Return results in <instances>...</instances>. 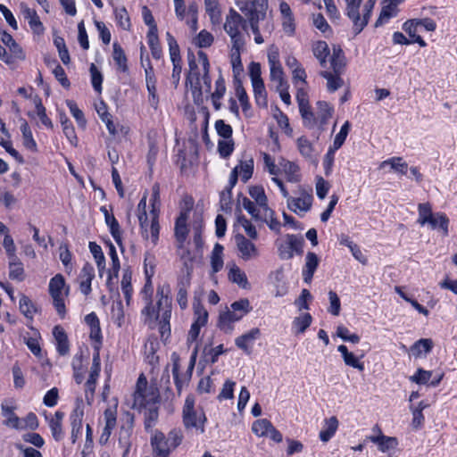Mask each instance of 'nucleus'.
<instances>
[{"label": "nucleus", "instance_id": "nucleus-1", "mask_svg": "<svg viewBox=\"0 0 457 457\" xmlns=\"http://www.w3.org/2000/svg\"><path fill=\"white\" fill-rule=\"evenodd\" d=\"M236 5L243 15L230 9L224 23L231 45H245L244 31L247 32L248 27L254 35L255 43H263L262 30L270 34L274 29L271 20L267 17L268 0H237Z\"/></svg>", "mask_w": 457, "mask_h": 457}, {"label": "nucleus", "instance_id": "nucleus-2", "mask_svg": "<svg viewBox=\"0 0 457 457\" xmlns=\"http://www.w3.org/2000/svg\"><path fill=\"white\" fill-rule=\"evenodd\" d=\"M198 61L200 67L195 62V56H188L189 72L187 78V86H210L212 81L208 75L209 61L205 53L199 51Z\"/></svg>", "mask_w": 457, "mask_h": 457}, {"label": "nucleus", "instance_id": "nucleus-3", "mask_svg": "<svg viewBox=\"0 0 457 457\" xmlns=\"http://www.w3.org/2000/svg\"><path fill=\"white\" fill-rule=\"evenodd\" d=\"M182 441L181 434L177 430H171L168 436L159 431H152L150 439L154 453L157 457H169L171 451L177 448Z\"/></svg>", "mask_w": 457, "mask_h": 457}, {"label": "nucleus", "instance_id": "nucleus-4", "mask_svg": "<svg viewBox=\"0 0 457 457\" xmlns=\"http://www.w3.org/2000/svg\"><path fill=\"white\" fill-rule=\"evenodd\" d=\"M362 0H346V14L353 21V31L359 34L368 24L376 0H368L363 6L362 17L360 16L359 7Z\"/></svg>", "mask_w": 457, "mask_h": 457}, {"label": "nucleus", "instance_id": "nucleus-5", "mask_svg": "<svg viewBox=\"0 0 457 457\" xmlns=\"http://www.w3.org/2000/svg\"><path fill=\"white\" fill-rule=\"evenodd\" d=\"M65 287V280L62 274H56L50 279L49 282V294L53 299V304L57 313L63 318L66 313L64 303V295H68V290L62 293Z\"/></svg>", "mask_w": 457, "mask_h": 457}, {"label": "nucleus", "instance_id": "nucleus-6", "mask_svg": "<svg viewBox=\"0 0 457 457\" xmlns=\"http://www.w3.org/2000/svg\"><path fill=\"white\" fill-rule=\"evenodd\" d=\"M206 420L205 415L202 410L194 408V400L187 397L183 409V421L187 428H195L204 432V424Z\"/></svg>", "mask_w": 457, "mask_h": 457}, {"label": "nucleus", "instance_id": "nucleus-7", "mask_svg": "<svg viewBox=\"0 0 457 457\" xmlns=\"http://www.w3.org/2000/svg\"><path fill=\"white\" fill-rule=\"evenodd\" d=\"M331 66L335 72V75L330 72L324 71L322 76L328 79V86H342L345 81L339 76V73L345 66V57L340 47L334 46L333 55L331 57Z\"/></svg>", "mask_w": 457, "mask_h": 457}, {"label": "nucleus", "instance_id": "nucleus-8", "mask_svg": "<svg viewBox=\"0 0 457 457\" xmlns=\"http://www.w3.org/2000/svg\"><path fill=\"white\" fill-rule=\"evenodd\" d=\"M152 210L150 212L151 218V238L152 243L155 245L159 240L160 225H159V206H160V186L155 183L152 187L151 197Z\"/></svg>", "mask_w": 457, "mask_h": 457}, {"label": "nucleus", "instance_id": "nucleus-9", "mask_svg": "<svg viewBox=\"0 0 457 457\" xmlns=\"http://www.w3.org/2000/svg\"><path fill=\"white\" fill-rule=\"evenodd\" d=\"M197 352H198V347L195 346L192 353L187 370L181 376L179 373V357L173 358L172 374H173L176 387H177L179 393L181 392L183 386L185 384H187L189 381V379L191 378V376H192V373H193V370H194V368L195 365V361H196Z\"/></svg>", "mask_w": 457, "mask_h": 457}, {"label": "nucleus", "instance_id": "nucleus-10", "mask_svg": "<svg viewBox=\"0 0 457 457\" xmlns=\"http://www.w3.org/2000/svg\"><path fill=\"white\" fill-rule=\"evenodd\" d=\"M239 257L244 261H250L258 258L259 250L256 245L245 236L237 234L235 237Z\"/></svg>", "mask_w": 457, "mask_h": 457}, {"label": "nucleus", "instance_id": "nucleus-11", "mask_svg": "<svg viewBox=\"0 0 457 457\" xmlns=\"http://www.w3.org/2000/svg\"><path fill=\"white\" fill-rule=\"evenodd\" d=\"M134 428V415L129 411L125 412L121 419V425L119 431V443L122 448L129 450L130 438Z\"/></svg>", "mask_w": 457, "mask_h": 457}, {"label": "nucleus", "instance_id": "nucleus-12", "mask_svg": "<svg viewBox=\"0 0 457 457\" xmlns=\"http://www.w3.org/2000/svg\"><path fill=\"white\" fill-rule=\"evenodd\" d=\"M157 295L160 296L157 302L158 312L156 314V320H159V324L170 325L171 316V301L170 298L163 294L162 289L157 290Z\"/></svg>", "mask_w": 457, "mask_h": 457}, {"label": "nucleus", "instance_id": "nucleus-13", "mask_svg": "<svg viewBox=\"0 0 457 457\" xmlns=\"http://www.w3.org/2000/svg\"><path fill=\"white\" fill-rule=\"evenodd\" d=\"M133 396V408L137 409L156 406L159 398L157 390L154 387H149L146 392H135Z\"/></svg>", "mask_w": 457, "mask_h": 457}, {"label": "nucleus", "instance_id": "nucleus-14", "mask_svg": "<svg viewBox=\"0 0 457 457\" xmlns=\"http://www.w3.org/2000/svg\"><path fill=\"white\" fill-rule=\"evenodd\" d=\"M312 200V189H310L309 192L304 189H300V195L298 197L289 198L287 206L294 212H297V211L306 212L311 209Z\"/></svg>", "mask_w": 457, "mask_h": 457}, {"label": "nucleus", "instance_id": "nucleus-15", "mask_svg": "<svg viewBox=\"0 0 457 457\" xmlns=\"http://www.w3.org/2000/svg\"><path fill=\"white\" fill-rule=\"evenodd\" d=\"M84 409L82 400H77L76 407L71 414V441L74 444L81 435Z\"/></svg>", "mask_w": 457, "mask_h": 457}, {"label": "nucleus", "instance_id": "nucleus-16", "mask_svg": "<svg viewBox=\"0 0 457 457\" xmlns=\"http://www.w3.org/2000/svg\"><path fill=\"white\" fill-rule=\"evenodd\" d=\"M374 429H377L378 435L370 436L368 439L373 444L378 445V448L382 453H390L395 450L398 445V440L394 436H387L382 434L380 428L376 426Z\"/></svg>", "mask_w": 457, "mask_h": 457}, {"label": "nucleus", "instance_id": "nucleus-17", "mask_svg": "<svg viewBox=\"0 0 457 457\" xmlns=\"http://www.w3.org/2000/svg\"><path fill=\"white\" fill-rule=\"evenodd\" d=\"M189 210L182 211L179 216L176 220L175 223V237L177 241L179 242V248H183V245L187 239L188 229L187 221L188 219Z\"/></svg>", "mask_w": 457, "mask_h": 457}, {"label": "nucleus", "instance_id": "nucleus-18", "mask_svg": "<svg viewBox=\"0 0 457 457\" xmlns=\"http://www.w3.org/2000/svg\"><path fill=\"white\" fill-rule=\"evenodd\" d=\"M94 278V267L88 262L85 263L79 276V289L83 295H88L90 294L91 282Z\"/></svg>", "mask_w": 457, "mask_h": 457}, {"label": "nucleus", "instance_id": "nucleus-19", "mask_svg": "<svg viewBox=\"0 0 457 457\" xmlns=\"http://www.w3.org/2000/svg\"><path fill=\"white\" fill-rule=\"evenodd\" d=\"M243 317V314H239L234 310H227L220 314L219 327L226 333L230 332L233 329L232 323L238 321Z\"/></svg>", "mask_w": 457, "mask_h": 457}, {"label": "nucleus", "instance_id": "nucleus-20", "mask_svg": "<svg viewBox=\"0 0 457 457\" xmlns=\"http://www.w3.org/2000/svg\"><path fill=\"white\" fill-rule=\"evenodd\" d=\"M21 9L33 31L37 34L42 33L44 27L36 11L28 7L25 4H21Z\"/></svg>", "mask_w": 457, "mask_h": 457}, {"label": "nucleus", "instance_id": "nucleus-21", "mask_svg": "<svg viewBox=\"0 0 457 457\" xmlns=\"http://www.w3.org/2000/svg\"><path fill=\"white\" fill-rule=\"evenodd\" d=\"M53 335L56 341V349L59 354L66 355L70 351V345L66 332L61 326H55Z\"/></svg>", "mask_w": 457, "mask_h": 457}, {"label": "nucleus", "instance_id": "nucleus-22", "mask_svg": "<svg viewBox=\"0 0 457 457\" xmlns=\"http://www.w3.org/2000/svg\"><path fill=\"white\" fill-rule=\"evenodd\" d=\"M100 211L104 215L105 223L110 228V232H111L112 237L116 241V243L120 245L121 242V233H120V225H119L117 220L115 219V217L112 214L109 213L106 206H102L100 208Z\"/></svg>", "mask_w": 457, "mask_h": 457}, {"label": "nucleus", "instance_id": "nucleus-23", "mask_svg": "<svg viewBox=\"0 0 457 457\" xmlns=\"http://www.w3.org/2000/svg\"><path fill=\"white\" fill-rule=\"evenodd\" d=\"M339 426L338 420L336 416H332L324 420V428L320 432V439L323 443L328 442L336 434Z\"/></svg>", "mask_w": 457, "mask_h": 457}, {"label": "nucleus", "instance_id": "nucleus-24", "mask_svg": "<svg viewBox=\"0 0 457 457\" xmlns=\"http://www.w3.org/2000/svg\"><path fill=\"white\" fill-rule=\"evenodd\" d=\"M319 265V258L316 253L309 252L306 254V262L303 270V280L306 283H311L313 274Z\"/></svg>", "mask_w": 457, "mask_h": 457}, {"label": "nucleus", "instance_id": "nucleus-25", "mask_svg": "<svg viewBox=\"0 0 457 457\" xmlns=\"http://www.w3.org/2000/svg\"><path fill=\"white\" fill-rule=\"evenodd\" d=\"M228 279L238 285V287L247 289L249 288V282L245 271H243L237 264L232 263L228 271Z\"/></svg>", "mask_w": 457, "mask_h": 457}, {"label": "nucleus", "instance_id": "nucleus-26", "mask_svg": "<svg viewBox=\"0 0 457 457\" xmlns=\"http://www.w3.org/2000/svg\"><path fill=\"white\" fill-rule=\"evenodd\" d=\"M317 120L319 128L323 130L328 124V120L332 117L333 108L325 101L317 103Z\"/></svg>", "mask_w": 457, "mask_h": 457}, {"label": "nucleus", "instance_id": "nucleus-27", "mask_svg": "<svg viewBox=\"0 0 457 457\" xmlns=\"http://www.w3.org/2000/svg\"><path fill=\"white\" fill-rule=\"evenodd\" d=\"M261 336V330L258 328H253L247 333L238 337L235 340L236 345L245 353H250L249 343H252Z\"/></svg>", "mask_w": 457, "mask_h": 457}, {"label": "nucleus", "instance_id": "nucleus-28", "mask_svg": "<svg viewBox=\"0 0 457 457\" xmlns=\"http://www.w3.org/2000/svg\"><path fill=\"white\" fill-rule=\"evenodd\" d=\"M279 165L286 174L287 180L291 183H297L301 179L299 167L292 162L283 160Z\"/></svg>", "mask_w": 457, "mask_h": 457}, {"label": "nucleus", "instance_id": "nucleus-29", "mask_svg": "<svg viewBox=\"0 0 457 457\" xmlns=\"http://www.w3.org/2000/svg\"><path fill=\"white\" fill-rule=\"evenodd\" d=\"M432 229L439 228L443 236H448L449 219L443 212H436L433 218L428 222Z\"/></svg>", "mask_w": 457, "mask_h": 457}, {"label": "nucleus", "instance_id": "nucleus-30", "mask_svg": "<svg viewBox=\"0 0 457 457\" xmlns=\"http://www.w3.org/2000/svg\"><path fill=\"white\" fill-rule=\"evenodd\" d=\"M9 277L11 279L23 281L25 278L24 269L17 256L9 258Z\"/></svg>", "mask_w": 457, "mask_h": 457}, {"label": "nucleus", "instance_id": "nucleus-31", "mask_svg": "<svg viewBox=\"0 0 457 457\" xmlns=\"http://www.w3.org/2000/svg\"><path fill=\"white\" fill-rule=\"evenodd\" d=\"M337 351L342 354L345 365L357 369L360 371L364 370L363 363L360 362L355 355L349 352L347 347L341 345L337 347Z\"/></svg>", "mask_w": 457, "mask_h": 457}, {"label": "nucleus", "instance_id": "nucleus-32", "mask_svg": "<svg viewBox=\"0 0 457 457\" xmlns=\"http://www.w3.org/2000/svg\"><path fill=\"white\" fill-rule=\"evenodd\" d=\"M193 309L195 318L193 323L202 327L205 326L208 320V312L205 310L199 299H194Z\"/></svg>", "mask_w": 457, "mask_h": 457}, {"label": "nucleus", "instance_id": "nucleus-33", "mask_svg": "<svg viewBox=\"0 0 457 457\" xmlns=\"http://www.w3.org/2000/svg\"><path fill=\"white\" fill-rule=\"evenodd\" d=\"M193 266L185 261L184 267L181 270V275L178 278V289L187 290L191 285Z\"/></svg>", "mask_w": 457, "mask_h": 457}, {"label": "nucleus", "instance_id": "nucleus-34", "mask_svg": "<svg viewBox=\"0 0 457 457\" xmlns=\"http://www.w3.org/2000/svg\"><path fill=\"white\" fill-rule=\"evenodd\" d=\"M244 47H245V45H240L238 46L236 45H232V47H231L230 57H231V63L233 66V71H234L236 79L240 74V72L243 71V66H242L241 59H240V52H241V50L244 49Z\"/></svg>", "mask_w": 457, "mask_h": 457}, {"label": "nucleus", "instance_id": "nucleus-35", "mask_svg": "<svg viewBox=\"0 0 457 457\" xmlns=\"http://www.w3.org/2000/svg\"><path fill=\"white\" fill-rule=\"evenodd\" d=\"M19 307L21 313L29 320H32L34 314L38 311L35 303L25 295H21Z\"/></svg>", "mask_w": 457, "mask_h": 457}, {"label": "nucleus", "instance_id": "nucleus-36", "mask_svg": "<svg viewBox=\"0 0 457 457\" xmlns=\"http://www.w3.org/2000/svg\"><path fill=\"white\" fill-rule=\"evenodd\" d=\"M21 131L22 133L24 146L32 152H36L37 144L33 138L31 129L25 120H22V123L21 125Z\"/></svg>", "mask_w": 457, "mask_h": 457}, {"label": "nucleus", "instance_id": "nucleus-37", "mask_svg": "<svg viewBox=\"0 0 457 457\" xmlns=\"http://www.w3.org/2000/svg\"><path fill=\"white\" fill-rule=\"evenodd\" d=\"M223 246L220 244H216L212 253L211 264L214 273L220 270L223 267Z\"/></svg>", "mask_w": 457, "mask_h": 457}, {"label": "nucleus", "instance_id": "nucleus-38", "mask_svg": "<svg viewBox=\"0 0 457 457\" xmlns=\"http://www.w3.org/2000/svg\"><path fill=\"white\" fill-rule=\"evenodd\" d=\"M312 52L314 56L320 61L321 65H324L326 59L329 54V48L325 41H317L312 46Z\"/></svg>", "mask_w": 457, "mask_h": 457}, {"label": "nucleus", "instance_id": "nucleus-39", "mask_svg": "<svg viewBox=\"0 0 457 457\" xmlns=\"http://www.w3.org/2000/svg\"><path fill=\"white\" fill-rule=\"evenodd\" d=\"M297 146L299 149L300 154L306 159L313 161L315 159L314 156V149L310 142L306 137H301L297 139Z\"/></svg>", "mask_w": 457, "mask_h": 457}, {"label": "nucleus", "instance_id": "nucleus-40", "mask_svg": "<svg viewBox=\"0 0 457 457\" xmlns=\"http://www.w3.org/2000/svg\"><path fill=\"white\" fill-rule=\"evenodd\" d=\"M32 103L34 104L37 109V114L41 120V122L47 128L52 129L53 123L51 120L47 117L46 108L42 104V100L38 96H35L32 99Z\"/></svg>", "mask_w": 457, "mask_h": 457}, {"label": "nucleus", "instance_id": "nucleus-41", "mask_svg": "<svg viewBox=\"0 0 457 457\" xmlns=\"http://www.w3.org/2000/svg\"><path fill=\"white\" fill-rule=\"evenodd\" d=\"M147 39L153 57L160 59L162 56V48L159 45L157 30H154V29L153 30H149L147 33Z\"/></svg>", "mask_w": 457, "mask_h": 457}, {"label": "nucleus", "instance_id": "nucleus-42", "mask_svg": "<svg viewBox=\"0 0 457 457\" xmlns=\"http://www.w3.org/2000/svg\"><path fill=\"white\" fill-rule=\"evenodd\" d=\"M419 219L418 222L424 226L427 224L435 215L432 212V206L429 203H423L418 205Z\"/></svg>", "mask_w": 457, "mask_h": 457}, {"label": "nucleus", "instance_id": "nucleus-43", "mask_svg": "<svg viewBox=\"0 0 457 457\" xmlns=\"http://www.w3.org/2000/svg\"><path fill=\"white\" fill-rule=\"evenodd\" d=\"M386 165H389L393 170L403 175L406 174L408 170V164L405 162H403L401 157H393L382 162L380 168H384Z\"/></svg>", "mask_w": 457, "mask_h": 457}, {"label": "nucleus", "instance_id": "nucleus-44", "mask_svg": "<svg viewBox=\"0 0 457 457\" xmlns=\"http://www.w3.org/2000/svg\"><path fill=\"white\" fill-rule=\"evenodd\" d=\"M249 194L253 199L256 202V204L261 207V209L265 210L269 208L267 204V196L264 193V189L262 187H253L250 188Z\"/></svg>", "mask_w": 457, "mask_h": 457}, {"label": "nucleus", "instance_id": "nucleus-45", "mask_svg": "<svg viewBox=\"0 0 457 457\" xmlns=\"http://www.w3.org/2000/svg\"><path fill=\"white\" fill-rule=\"evenodd\" d=\"M397 6L389 3L386 6H384L380 12L379 17L377 20L375 26H381L383 23L387 21L390 18L396 15Z\"/></svg>", "mask_w": 457, "mask_h": 457}, {"label": "nucleus", "instance_id": "nucleus-46", "mask_svg": "<svg viewBox=\"0 0 457 457\" xmlns=\"http://www.w3.org/2000/svg\"><path fill=\"white\" fill-rule=\"evenodd\" d=\"M89 249L91 253L93 254L96 262L97 264V267L99 269L100 276H102V270L104 269L105 266V258L103 253L102 248L100 245H98L95 242L89 243Z\"/></svg>", "mask_w": 457, "mask_h": 457}, {"label": "nucleus", "instance_id": "nucleus-47", "mask_svg": "<svg viewBox=\"0 0 457 457\" xmlns=\"http://www.w3.org/2000/svg\"><path fill=\"white\" fill-rule=\"evenodd\" d=\"M205 12L210 16L212 23H217L220 18L218 0H204Z\"/></svg>", "mask_w": 457, "mask_h": 457}, {"label": "nucleus", "instance_id": "nucleus-48", "mask_svg": "<svg viewBox=\"0 0 457 457\" xmlns=\"http://www.w3.org/2000/svg\"><path fill=\"white\" fill-rule=\"evenodd\" d=\"M259 220L265 221L270 228L273 231L279 232L280 230V223L274 217V211L270 208H266L262 211V218Z\"/></svg>", "mask_w": 457, "mask_h": 457}, {"label": "nucleus", "instance_id": "nucleus-49", "mask_svg": "<svg viewBox=\"0 0 457 457\" xmlns=\"http://www.w3.org/2000/svg\"><path fill=\"white\" fill-rule=\"evenodd\" d=\"M272 426L273 425L270 420L267 419H262L253 422L252 430L258 436H266Z\"/></svg>", "mask_w": 457, "mask_h": 457}, {"label": "nucleus", "instance_id": "nucleus-50", "mask_svg": "<svg viewBox=\"0 0 457 457\" xmlns=\"http://www.w3.org/2000/svg\"><path fill=\"white\" fill-rule=\"evenodd\" d=\"M433 347V341L429 338H422L418 340L411 348L412 353L420 356L422 352L429 353Z\"/></svg>", "mask_w": 457, "mask_h": 457}, {"label": "nucleus", "instance_id": "nucleus-51", "mask_svg": "<svg viewBox=\"0 0 457 457\" xmlns=\"http://www.w3.org/2000/svg\"><path fill=\"white\" fill-rule=\"evenodd\" d=\"M236 167H238V173L241 176V180L243 182H246L253 175V160L249 159L245 162L241 161Z\"/></svg>", "mask_w": 457, "mask_h": 457}, {"label": "nucleus", "instance_id": "nucleus-52", "mask_svg": "<svg viewBox=\"0 0 457 457\" xmlns=\"http://www.w3.org/2000/svg\"><path fill=\"white\" fill-rule=\"evenodd\" d=\"M312 320V316L309 313H303L301 316L295 318L293 324L294 327L297 329L296 333H303L306 328L310 327Z\"/></svg>", "mask_w": 457, "mask_h": 457}, {"label": "nucleus", "instance_id": "nucleus-53", "mask_svg": "<svg viewBox=\"0 0 457 457\" xmlns=\"http://www.w3.org/2000/svg\"><path fill=\"white\" fill-rule=\"evenodd\" d=\"M112 46H113L112 57H113L114 62H116V64L118 65V67L120 70L125 71L127 68V64H126L127 58L125 56V54H124L122 48L120 47V46L118 43H114Z\"/></svg>", "mask_w": 457, "mask_h": 457}, {"label": "nucleus", "instance_id": "nucleus-54", "mask_svg": "<svg viewBox=\"0 0 457 457\" xmlns=\"http://www.w3.org/2000/svg\"><path fill=\"white\" fill-rule=\"evenodd\" d=\"M145 428L149 430L157 421L159 413L156 406L145 408Z\"/></svg>", "mask_w": 457, "mask_h": 457}, {"label": "nucleus", "instance_id": "nucleus-55", "mask_svg": "<svg viewBox=\"0 0 457 457\" xmlns=\"http://www.w3.org/2000/svg\"><path fill=\"white\" fill-rule=\"evenodd\" d=\"M121 290L125 296L127 304H129L132 295L131 273L129 271H125L123 273L121 279Z\"/></svg>", "mask_w": 457, "mask_h": 457}, {"label": "nucleus", "instance_id": "nucleus-56", "mask_svg": "<svg viewBox=\"0 0 457 457\" xmlns=\"http://www.w3.org/2000/svg\"><path fill=\"white\" fill-rule=\"evenodd\" d=\"M195 46L200 48L209 47L213 43V36L207 30L200 31L197 37L194 39Z\"/></svg>", "mask_w": 457, "mask_h": 457}, {"label": "nucleus", "instance_id": "nucleus-57", "mask_svg": "<svg viewBox=\"0 0 457 457\" xmlns=\"http://www.w3.org/2000/svg\"><path fill=\"white\" fill-rule=\"evenodd\" d=\"M234 150V141L232 138L220 140L218 143V152L223 158L228 157Z\"/></svg>", "mask_w": 457, "mask_h": 457}, {"label": "nucleus", "instance_id": "nucleus-58", "mask_svg": "<svg viewBox=\"0 0 457 457\" xmlns=\"http://www.w3.org/2000/svg\"><path fill=\"white\" fill-rule=\"evenodd\" d=\"M432 376V371L425 370L421 368L418 369L416 373L410 377V380L418 385H425L428 382Z\"/></svg>", "mask_w": 457, "mask_h": 457}, {"label": "nucleus", "instance_id": "nucleus-59", "mask_svg": "<svg viewBox=\"0 0 457 457\" xmlns=\"http://www.w3.org/2000/svg\"><path fill=\"white\" fill-rule=\"evenodd\" d=\"M249 75L253 86H263V81L261 78V65L258 62H251L249 65Z\"/></svg>", "mask_w": 457, "mask_h": 457}, {"label": "nucleus", "instance_id": "nucleus-60", "mask_svg": "<svg viewBox=\"0 0 457 457\" xmlns=\"http://www.w3.org/2000/svg\"><path fill=\"white\" fill-rule=\"evenodd\" d=\"M237 222L244 228L245 233L250 238L257 239L258 233L255 227L245 216H237Z\"/></svg>", "mask_w": 457, "mask_h": 457}, {"label": "nucleus", "instance_id": "nucleus-61", "mask_svg": "<svg viewBox=\"0 0 457 457\" xmlns=\"http://www.w3.org/2000/svg\"><path fill=\"white\" fill-rule=\"evenodd\" d=\"M242 205L255 220H259L262 218V209L260 206L256 208L254 204L247 197L243 198Z\"/></svg>", "mask_w": 457, "mask_h": 457}, {"label": "nucleus", "instance_id": "nucleus-62", "mask_svg": "<svg viewBox=\"0 0 457 457\" xmlns=\"http://www.w3.org/2000/svg\"><path fill=\"white\" fill-rule=\"evenodd\" d=\"M350 127H351L350 122L348 120H346L345 122V124L342 126L339 133L337 134V136L334 139L332 146H334L335 149H339L343 145V144L348 135Z\"/></svg>", "mask_w": 457, "mask_h": 457}, {"label": "nucleus", "instance_id": "nucleus-63", "mask_svg": "<svg viewBox=\"0 0 457 457\" xmlns=\"http://www.w3.org/2000/svg\"><path fill=\"white\" fill-rule=\"evenodd\" d=\"M303 239L302 237H298L295 235L287 236V248H290L293 252H296L301 253L303 252Z\"/></svg>", "mask_w": 457, "mask_h": 457}, {"label": "nucleus", "instance_id": "nucleus-64", "mask_svg": "<svg viewBox=\"0 0 457 457\" xmlns=\"http://www.w3.org/2000/svg\"><path fill=\"white\" fill-rule=\"evenodd\" d=\"M215 129L219 136L222 137L224 139L231 138L232 128L230 125L226 124L223 120H216Z\"/></svg>", "mask_w": 457, "mask_h": 457}]
</instances>
